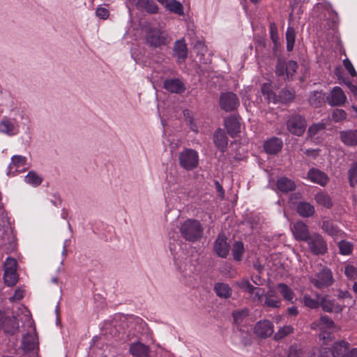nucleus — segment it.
Instances as JSON below:
<instances>
[{"instance_id":"obj_1","label":"nucleus","mask_w":357,"mask_h":357,"mask_svg":"<svg viewBox=\"0 0 357 357\" xmlns=\"http://www.w3.org/2000/svg\"><path fill=\"white\" fill-rule=\"evenodd\" d=\"M146 43L151 47H161L168 45L171 38L169 34L160 29L147 25L144 28Z\"/></svg>"},{"instance_id":"obj_2","label":"nucleus","mask_w":357,"mask_h":357,"mask_svg":"<svg viewBox=\"0 0 357 357\" xmlns=\"http://www.w3.org/2000/svg\"><path fill=\"white\" fill-rule=\"evenodd\" d=\"M179 231L186 241L195 242L202 238L204 229L198 220L188 219L181 224Z\"/></svg>"},{"instance_id":"obj_3","label":"nucleus","mask_w":357,"mask_h":357,"mask_svg":"<svg viewBox=\"0 0 357 357\" xmlns=\"http://www.w3.org/2000/svg\"><path fill=\"white\" fill-rule=\"evenodd\" d=\"M15 117L3 116L0 120V133L8 137L17 135L20 132V125L17 117L24 119V112L20 110L15 112Z\"/></svg>"},{"instance_id":"obj_4","label":"nucleus","mask_w":357,"mask_h":357,"mask_svg":"<svg viewBox=\"0 0 357 357\" xmlns=\"http://www.w3.org/2000/svg\"><path fill=\"white\" fill-rule=\"evenodd\" d=\"M311 328L320 331L319 339L324 341L331 340V334L336 330L334 321L328 316H322L318 321H314L311 324Z\"/></svg>"},{"instance_id":"obj_5","label":"nucleus","mask_w":357,"mask_h":357,"mask_svg":"<svg viewBox=\"0 0 357 357\" xmlns=\"http://www.w3.org/2000/svg\"><path fill=\"white\" fill-rule=\"evenodd\" d=\"M178 162L180 166L185 170H192L198 166V153L195 150L186 149L179 153Z\"/></svg>"},{"instance_id":"obj_6","label":"nucleus","mask_w":357,"mask_h":357,"mask_svg":"<svg viewBox=\"0 0 357 357\" xmlns=\"http://www.w3.org/2000/svg\"><path fill=\"white\" fill-rule=\"evenodd\" d=\"M310 281L317 288L328 287L333 283V278L331 271L327 268H322L310 278Z\"/></svg>"},{"instance_id":"obj_7","label":"nucleus","mask_w":357,"mask_h":357,"mask_svg":"<svg viewBox=\"0 0 357 357\" xmlns=\"http://www.w3.org/2000/svg\"><path fill=\"white\" fill-rule=\"evenodd\" d=\"M310 252L315 255H324L328 251V246L323 236L318 234H312L306 241Z\"/></svg>"},{"instance_id":"obj_8","label":"nucleus","mask_w":357,"mask_h":357,"mask_svg":"<svg viewBox=\"0 0 357 357\" xmlns=\"http://www.w3.org/2000/svg\"><path fill=\"white\" fill-rule=\"evenodd\" d=\"M307 126L305 119L299 114L291 115L287 121V130L293 135L301 136Z\"/></svg>"},{"instance_id":"obj_9","label":"nucleus","mask_w":357,"mask_h":357,"mask_svg":"<svg viewBox=\"0 0 357 357\" xmlns=\"http://www.w3.org/2000/svg\"><path fill=\"white\" fill-rule=\"evenodd\" d=\"M219 104L222 109L225 112H231L239 106V100L238 96L232 92L222 93L220 96Z\"/></svg>"},{"instance_id":"obj_10","label":"nucleus","mask_w":357,"mask_h":357,"mask_svg":"<svg viewBox=\"0 0 357 357\" xmlns=\"http://www.w3.org/2000/svg\"><path fill=\"white\" fill-rule=\"evenodd\" d=\"M298 64L294 61L287 62L279 60L275 67V73L278 75L283 77L284 79H290L296 73Z\"/></svg>"},{"instance_id":"obj_11","label":"nucleus","mask_w":357,"mask_h":357,"mask_svg":"<svg viewBox=\"0 0 357 357\" xmlns=\"http://www.w3.org/2000/svg\"><path fill=\"white\" fill-rule=\"evenodd\" d=\"M291 231L294 238L298 241H306L311 236L308 227L303 222H296L292 227Z\"/></svg>"},{"instance_id":"obj_12","label":"nucleus","mask_w":357,"mask_h":357,"mask_svg":"<svg viewBox=\"0 0 357 357\" xmlns=\"http://www.w3.org/2000/svg\"><path fill=\"white\" fill-rule=\"evenodd\" d=\"M214 250L219 257H227L229 251V245L225 235L219 234L214 243Z\"/></svg>"},{"instance_id":"obj_13","label":"nucleus","mask_w":357,"mask_h":357,"mask_svg":"<svg viewBox=\"0 0 357 357\" xmlns=\"http://www.w3.org/2000/svg\"><path fill=\"white\" fill-rule=\"evenodd\" d=\"M26 158L20 155H13L11 162L8 165V174H14L15 172H21L26 169Z\"/></svg>"},{"instance_id":"obj_14","label":"nucleus","mask_w":357,"mask_h":357,"mask_svg":"<svg viewBox=\"0 0 357 357\" xmlns=\"http://www.w3.org/2000/svg\"><path fill=\"white\" fill-rule=\"evenodd\" d=\"M255 333L260 337L264 338L273 333V325L268 320L259 321L255 327Z\"/></svg>"},{"instance_id":"obj_15","label":"nucleus","mask_w":357,"mask_h":357,"mask_svg":"<svg viewBox=\"0 0 357 357\" xmlns=\"http://www.w3.org/2000/svg\"><path fill=\"white\" fill-rule=\"evenodd\" d=\"M346 99L344 91L339 86H335L327 98L329 105L332 106L341 105L345 102Z\"/></svg>"},{"instance_id":"obj_16","label":"nucleus","mask_w":357,"mask_h":357,"mask_svg":"<svg viewBox=\"0 0 357 357\" xmlns=\"http://www.w3.org/2000/svg\"><path fill=\"white\" fill-rule=\"evenodd\" d=\"M307 178L310 181L321 186H325L329 181L328 176L325 173L314 168L309 170Z\"/></svg>"},{"instance_id":"obj_17","label":"nucleus","mask_w":357,"mask_h":357,"mask_svg":"<svg viewBox=\"0 0 357 357\" xmlns=\"http://www.w3.org/2000/svg\"><path fill=\"white\" fill-rule=\"evenodd\" d=\"M173 55L178 62H183L187 57L188 48L184 39L176 40L173 48Z\"/></svg>"},{"instance_id":"obj_18","label":"nucleus","mask_w":357,"mask_h":357,"mask_svg":"<svg viewBox=\"0 0 357 357\" xmlns=\"http://www.w3.org/2000/svg\"><path fill=\"white\" fill-rule=\"evenodd\" d=\"M321 229L328 235L331 236L334 240L342 237L344 232L340 230L331 220H324Z\"/></svg>"},{"instance_id":"obj_19","label":"nucleus","mask_w":357,"mask_h":357,"mask_svg":"<svg viewBox=\"0 0 357 357\" xmlns=\"http://www.w3.org/2000/svg\"><path fill=\"white\" fill-rule=\"evenodd\" d=\"M163 86L169 92L175 93H181L185 89L184 84L178 79H166Z\"/></svg>"},{"instance_id":"obj_20","label":"nucleus","mask_w":357,"mask_h":357,"mask_svg":"<svg viewBox=\"0 0 357 357\" xmlns=\"http://www.w3.org/2000/svg\"><path fill=\"white\" fill-rule=\"evenodd\" d=\"M340 137L342 143L346 146H357V129L341 131L340 132Z\"/></svg>"},{"instance_id":"obj_21","label":"nucleus","mask_w":357,"mask_h":357,"mask_svg":"<svg viewBox=\"0 0 357 357\" xmlns=\"http://www.w3.org/2000/svg\"><path fill=\"white\" fill-rule=\"evenodd\" d=\"M282 141L278 137H272L267 140L264 145L266 152L268 154H276L282 148Z\"/></svg>"},{"instance_id":"obj_22","label":"nucleus","mask_w":357,"mask_h":357,"mask_svg":"<svg viewBox=\"0 0 357 357\" xmlns=\"http://www.w3.org/2000/svg\"><path fill=\"white\" fill-rule=\"evenodd\" d=\"M213 141L217 148L224 152L227 146V137L222 129L218 128L215 130L213 136Z\"/></svg>"},{"instance_id":"obj_23","label":"nucleus","mask_w":357,"mask_h":357,"mask_svg":"<svg viewBox=\"0 0 357 357\" xmlns=\"http://www.w3.org/2000/svg\"><path fill=\"white\" fill-rule=\"evenodd\" d=\"M225 126L228 134L234 137L240 131V123L235 117H229L225 120Z\"/></svg>"},{"instance_id":"obj_24","label":"nucleus","mask_w":357,"mask_h":357,"mask_svg":"<svg viewBox=\"0 0 357 357\" xmlns=\"http://www.w3.org/2000/svg\"><path fill=\"white\" fill-rule=\"evenodd\" d=\"M265 301L264 303V306L269 307H280L281 305V299L278 297L275 294V291L273 289H269L264 295Z\"/></svg>"},{"instance_id":"obj_25","label":"nucleus","mask_w":357,"mask_h":357,"mask_svg":"<svg viewBox=\"0 0 357 357\" xmlns=\"http://www.w3.org/2000/svg\"><path fill=\"white\" fill-rule=\"evenodd\" d=\"M130 352L135 357H149L148 347L140 342L131 344Z\"/></svg>"},{"instance_id":"obj_26","label":"nucleus","mask_w":357,"mask_h":357,"mask_svg":"<svg viewBox=\"0 0 357 357\" xmlns=\"http://www.w3.org/2000/svg\"><path fill=\"white\" fill-rule=\"evenodd\" d=\"M136 8L139 10H144L149 13H156L158 11V6L151 0H137Z\"/></svg>"},{"instance_id":"obj_27","label":"nucleus","mask_w":357,"mask_h":357,"mask_svg":"<svg viewBox=\"0 0 357 357\" xmlns=\"http://www.w3.org/2000/svg\"><path fill=\"white\" fill-rule=\"evenodd\" d=\"M349 343L341 340L335 342L332 348V354L334 357H343L349 350Z\"/></svg>"},{"instance_id":"obj_28","label":"nucleus","mask_w":357,"mask_h":357,"mask_svg":"<svg viewBox=\"0 0 357 357\" xmlns=\"http://www.w3.org/2000/svg\"><path fill=\"white\" fill-rule=\"evenodd\" d=\"M320 305L323 310L327 312H339L342 311V307L338 305H335L334 301L330 299L328 296H324L321 299Z\"/></svg>"},{"instance_id":"obj_29","label":"nucleus","mask_w":357,"mask_h":357,"mask_svg":"<svg viewBox=\"0 0 357 357\" xmlns=\"http://www.w3.org/2000/svg\"><path fill=\"white\" fill-rule=\"evenodd\" d=\"M214 291L220 298H227L231 295L232 290L229 285L224 282H218L214 285Z\"/></svg>"},{"instance_id":"obj_30","label":"nucleus","mask_w":357,"mask_h":357,"mask_svg":"<svg viewBox=\"0 0 357 357\" xmlns=\"http://www.w3.org/2000/svg\"><path fill=\"white\" fill-rule=\"evenodd\" d=\"M277 187L281 192H288L294 190L296 185L292 180L287 177H282L278 180Z\"/></svg>"},{"instance_id":"obj_31","label":"nucleus","mask_w":357,"mask_h":357,"mask_svg":"<svg viewBox=\"0 0 357 357\" xmlns=\"http://www.w3.org/2000/svg\"><path fill=\"white\" fill-rule=\"evenodd\" d=\"M276 288L284 300L293 303L295 294L293 290L287 284L284 283H280L277 285Z\"/></svg>"},{"instance_id":"obj_32","label":"nucleus","mask_w":357,"mask_h":357,"mask_svg":"<svg viewBox=\"0 0 357 357\" xmlns=\"http://www.w3.org/2000/svg\"><path fill=\"white\" fill-rule=\"evenodd\" d=\"M165 8L171 13H174L180 16L184 15L183 6L177 0H169L165 4Z\"/></svg>"},{"instance_id":"obj_33","label":"nucleus","mask_w":357,"mask_h":357,"mask_svg":"<svg viewBox=\"0 0 357 357\" xmlns=\"http://www.w3.org/2000/svg\"><path fill=\"white\" fill-rule=\"evenodd\" d=\"M22 345L26 351H34L38 347V342L33 335H26L22 338Z\"/></svg>"},{"instance_id":"obj_34","label":"nucleus","mask_w":357,"mask_h":357,"mask_svg":"<svg viewBox=\"0 0 357 357\" xmlns=\"http://www.w3.org/2000/svg\"><path fill=\"white\" fill-rule=\"evenodd\" d=\"M298 214L303 217H310L314 213V207L307 202H301L297 206Z\"/></svg>"},{"instance_id":"obj_35","label":"nucleus","mask_w":357,"mask_h":357,"mask_svg":"<svg viewBox=\"0 0 357 357\" xmlns=\"http://www.w3.org/2000/svg\"><path fill=\"white\" fill-rule=\"evenodd\" d=\"M326 126L323 123H317L312 124L307 130V137L312 139H314L317 135H321L324 132Z\"/></svg>"},{"instance_id":"obj_36","label":"nucleus","mask_w":357,"mask_h":357,"mask_svg":"<svg viewBox=\"0 0 357 357\" xmlns=\"http://www.w3.org/2000/svg\"><path fill=\"white\" fill-rule=\"evenodd\" d=\"M314 199L317 203L321 206L326 208L332 206V201L330 196L324 192H319L317 193L314 196Z\"/></svg>"},{"instance_id":"obj_37","label":"nucleus","mask_w":357,"mask_h":357,"mask_svg":"<svg viewBox=\"0 0 357 357\" xmlns=\"http://www.w3.org/2000/svg\"><path fill=\"white\" fill-rule=\"evenodd\" d=\"M261 90V93L265 96V98L268 102H275L277 101V96L273 92L271 84L267 83L263 84Z\"/></svg>"},{"instance_id":"obj_38","label":"nucleus","mask_w":357,"mask_h":357,"mask_svg":"<svg viewBox=\"0 0 357 357\" xmlns=\"http://www.w3.org/2000/svg\"><path fill=\"white\" fill-rule=\"evenodd\" d=\"M302 301L305 306L311 309L317 308L320 305L319 295H317L316 298H312L310 295L305 294L303 296Z\"/></svg>"},{"instance_id":"obj_39","label":"nucleus","mask_w":357,"mask_h":357,"mask_svg":"<svg viewBox=\"0 0 357 357\" xmlns=\"http://www.w3.org/2000/svg\"><path fill=\"white\" fill-rule=\"evenodd\" d=\"M296 33L293 27L289 26L286 31L287 50L289 52L293 50L295 43Z\"/></svg>"},{"instance_id":"obj_40","label":"nucleus","mask_w":357,"mask_h":357,"mask_svg":"<svg viewBox=\"0 0 357 357\" xmlns=\"http://www.w3.org/2000/svg\"><path fill=\"white\" fill-rule=\"evenodd\" d=\"M3 279L6 285L10 287L15 285L18 280L17 271H4Z\"/></svg>"},{"instance_id":"obj_41","label":"nucleus","mask_w":357,"mask_h":357,"mask_svg":"<svg viewBox=\"0 0 357 357\" xmlns=\"http://www.w3.org/2000/svg\"><path fill=\"white\" fill-rule=\"evenodd\" d=\"M25 182L33 186H38L42 183V178L34 172H29L25 176Z\"/></svg>"},{"instance_id":"obj_42","label":"nucleus","mask_w":357,"mask_h":357,"mask_svg":"<svg viewBox=\"0 0 357 357\" xmlns=\"http://www.w3.org/2000/svg\"><path fill=\"white\" fill-rule=\"evenodd\" d=\"M231 251L234 259L236 261H240L241 259V256L244 252L243 243L241 241L235 242V243L233 245Z\"/></svg>"},{"instance_id":"obj_43","label":"nucleus","mask_w":357,"mask_h":357,"mask_svg":"<svg viewBox=\"0 0 357 357\" xmlns=\"http://www.w3.org/2000/svg\"><path fill=\"white\" fill-rule=\"evenodd\" d=\"M340 253L342 255H349L351 254L354 245L351 243L342 240L338 243Z\"/></svg>"},{"instance_id":"obj_44","label":"nucleus","mask_w":357,"mask_h":357,"mask_svg":"<svg viewBox=\"0 0 357 357\" xmlns=\"http://www.w3.org/2000/svg\"><path fill=\"white\" fill-rule=\"evenodd\" d=\"M348 176L350 185L354 187L357 184V161L351 164Z\"/></svg>"},{"instance_id":"obj_45","label":"nucleus","mask_w":357,"mask_h":357,"mask_svg":"<svg viewBox=\"0 0 357 357\" xmlns=\"http://www.w3.org/2000/svg\"><path fill=\"white\" fill-rule=\"evenodd\" d=\"M294 331V328L291 326H284L280 328L274 335V339L276 340H281L285 336L291 334Z\"/></svg>"},{"instance_id":"obj_46","label":"nucleus","mask_w":357,"mask_h":357,"mask_svg":"<svg viewBox=\"0 0 357 357\" xmlns=\"http://www.w3.org/2000/svg\"><path fill=\"white\" fill-rule=\"evenodd\" d=\"M344 273L348 279H357V268L351 264H347L344 266Z\"/></svg>"},{"instance_id":"obj_47","label":"nucleus","mask_w":357,"mask_h":357,"mask_svg":"<svg viewBox=\"0 0 357 357\" xmlns=\"http://www.w3.org/2000/svg\"><path fill=\"white\" fill-rule=\"evenodd\" d=\"M324 100V96L321 92L314 91L310 98L309 102L314 107H318L319 105Z\"/></svg>"},{"instance_id":"obj_48","label":"nucleus","mask_w":357,"mask_h":357,"mask_svg":"<svg viewBox=\"0 0 357 357\" xmlns=\"http://www.w3.org/2000/svg\"><path fill=\"white\" fill-rule=\"evenodd\" d=\"M303 355V349L299 346L292 345L288 350V357H302Z\"/></svg>"},{"instance_id":"obj_49","label":"nucleus","mask_w":357,"mask_h":357,"mask_svg":"<svg viewBox=\"0 0 357 357\" xmlns=\"http://www.w3.org/2000/svg\"><path fill=\"white\" fill-rule=\"evenodd\" d=\"M248 310L246 308L236 310L233 312V317L236 323H240L242 319L248 316Z\"/></svg>"},{"instance_id":"obj_50","label":"nucleus","mask_w":357,"mask_h":357,"mask_svg":"<svg viewBox=\"0 0 357 357\" xmlns=\"http://www.w3.org/2000/svg\"><path fill=\"white\" fill-rule=\"evenodd\" d=\"M4 271H17V261L15 259L8 257L4 263Z\"/></svg>"},{"instance_id":"obj_51","label":"nucleus","mask_w":357,"mask_h":357,"mask_svg":"<svg viewBox=\"0 0 357 357\" xmlns=\"http://www.w3.org/2000/svg\"><path fill=\"white\" fill-rule=\"evenodd\" d=\"M307 357H328V353L325 349H313Z\"/></svg>"},{"instance_id":"obj_52","label":"nucleus","mask_w":357,"mask_h":357,"mask_svg":"<svg viewBox=\"0 0 357 357\" xmlns=\"http://www.w3.org/2000/svg\"><path fill=\"white\" fill-rule=\"evenodd\" d=\"M347 114L343 109H335L332 114V119L335 122H339L346 119Z\"/></svg>"},{"instance_id":"obj_53","label":"nucleus","mask_w":357,"mask_h":357,"mask_svg":"<svg viewBox=\"0 0 357 357\" xmlns=\"http://www.w3.org/2000/svg\"><path fill=\"white\" fill-rule=\"evenodd\" d=\"M109 10L105 7H98L96 10V15L100 19L105 20L109 17Z\"/></svg>"},{"instance_id":"obj_54","label":"nucleus","mask_w":357,"mask_h":357,"mask_svg":"<svg viewBox=\"0 0 357 357\" xmlns=\"http://www.w3.org/2000/svg\"><path fill=\"white\" fill-rule=\"evenodd\" d=\"M280 98L283 101H290L294 98V94L288 90H282L279 94Z\"/></svg>"},{"instance_id":"obj_55","label":"nucleus","mask_w":357,"mask_h":357,"mask_svg":"<svg viewBox=\"0 0 357 357\" xmlns=\"http://www.w3.org/2000/svg\"><path fill=\"white\" fill-rule=\"evenodd\" d=\"M343 64H344L345 68L348 70V72L352 77H354L356 75V70H355L352 63H351V61L349 59H344L343 61Z\"/></svg>"},{"instance_id":"obj_56","label":"nucleus","mask_w":357,"mask_h":357,"mask_svg":"<svg viewBox=\"0 0 357 357\" xmlns=\"http://www.w3.org/2000/svg\"><path fill=\"white\" fill-rule=\"evenodd\" d=\"M270 33L271 38L273 42L278 40V28L275 23H270Z\"/></svg>"},{"instance_id":"obj_57","label":"nucleus","mask_w":357,"mask_h":357,"mask_svg":"<svg viewBox=\"0 0 357 357\" xmlns=\"http://www.w3.org/2000/svg\"><path fill=\"white\" fill-rule=\"evenodd\" d=\"M264 295V290L261 288H257L254 293L253 299L258 302H261Z\"/></svg>"},{"instance_id":"obj_58","label":"nucleus","mask_w":357,"mask_h":357,"mask_svg":"<svg viewBox=\"0 0 357 357\" xmlns=\"http://www.w3.org/2000/svg\"><path fill=\"white\" fill-rule=\"evenodd\" d=\"M251 280L252 282L257 286L263 285L265 281L261 276L255 274L251 275Z\"/></svg>"},{"instance_id":"obj_59","label":"nucleus","mask_w":357,"mask_h":357,"mask_svg":"<svg viewBox=\"0 0 357 357\" xmlns=\"http://www.w3.org/2000/svg\"><path fill=\"white\" fill-rule=\"evenodd\" d=\"M236 284L244 291L247 287H250V283L248 279H242L240 281H237Z\"/></svg>"},{"instance_id":"obj_60","label":"nucleus","mask_w":357,"mask_h":357,"mask_svg":"<svg viewBox=\"0 0 357 357\" xmlns=\"http://www.w3.org/2000/svg\"><path fill=\"white\" fill-rule=\"evenodd\" d=\"M24 296V291L21 289H17L15 290V294L13 296H12L10 300L15 301V300H20Z\"/></svg>"},{"instance_id":"obj_61","label":"nucleus","mask_w":357,"mask_h":357,"mask_svg":"<svg viewBox=\"0 0 357 357\" xmlns=\"http://www.w3.org/2000/svg\"><path fill=\"white\" fill-rule=\"evenodd\" d=\"M319 149H306L305 151V154L307 156L316 158L319 154Z\"/></svg>"},{"instance_id":"obj_62","label":"nucleus","mask_w":357,"mask_h":357,"mask_svg":"<svg viewBox=\"0 0 357 357\" xmlns=\"http://www.w3.org/2000/svg\"><path fill=\"white\" fill-rule=\"evenodd\" d=\"M343 357H357V348L349 350Z\"/></svg>"},{"instance_id":"obj_63","label":"nucleus","mask_w":357,"mask_h":357,"mask_svg":"<svg viewBox=\"0 0 357 357\" xmlns=\"http://www.w3.org/2000/svg\"><path fill=\"white\" fill-rule=\"evenodd\" d=\"M287 312L290 316H296L298 314V310L296 306H292L287 309Z\"/></svg>"},{"instance_id":"obj_64","label":"nucleus","mask_w":357,"mask_h":357,"mask_svg":"<svg viewBox=\"0 0 357 357\" xmlns=\"http://www.w3.org/2000/svg\"><path fill=\"white\" fill-rule=\"evenodd\" d=\"M348 87L350 91L356 96H357V86L352 84L351 83L348 84Z\"/></svg>"}]
</instances>
